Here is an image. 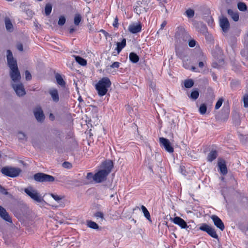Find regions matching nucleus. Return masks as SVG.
<instances>
[{"label": "nucleus", "mask_w": 248, "mask_h": 248, "mask_svg": "<svg viewBox=\"0 0 248 248\" xmlns=\"http://www.w3.org/2000/svg\"><path fill=\"white\" fill-rule=\"evenodd\" d=\"M120 63L119 62H114L111 65V68H118L119 67Z\"/></svg>", "instance_id": "nucleus-49"}, {"label": "nucleus", "mask_w": 248, "mask_h": 248, "mask_svg": "<svg viewBox=\"0 0 248 248\" xmlns=\"http://www.w3.org/2000/svg\"><path fill=\"white\" fill-rule=\"evenodd\" d=\"M202 57L203 60H204L205 58V57L203 54H202Z\"/></svg>", "instance_id": "nucleus-58"}, {"label": "nucleus", "mask_w": 248, "mask_h": 248, "mask_svg": "<svg viewBox=\"0 0 248 248\" xmlns=\"http://www.w3.org/2000/svg\"><path fill=\"white\" fill-rule=\"evenodd\" d=\"M217 152L216 150H212L208 155L207 157V161L212 162L217 158Z\"/></svg>", "instance_id": "nucleus-20"}, {"label": "nucleus", "mask_w": 248, "mask_h": 248, "mask_svg": "<svg viewBox=\"0 0 248 248\" xmlns=\"http://www.w3.org/2000/svg\"><path fill=\"white\" fill-rule=\"evenodd\" d=\"M35 181L39 182H52L55 180V178L51 175L42 172H38L33 176Z\"/></svg>", "instance_id": "nucleus-5"}, {"label": "nucleus", "mask_w": 248, "mask_h": 248, "mask_svg": "<svg viewBox=\"0 0 248 248\" xmlns=\"http://www.w3.org/2000/svg\"><path fill=\"white\" fill-rule=\"evenodd\" d=\"M65 23V18L63 16H61L59 18L58 24L60 26L63 25Z\"/></svg>", "instance_id": "nucleus-40"}, {"label": "nucleus", "mask_w": 248, "mask_h": 248, "mask_svg": "<svg viewBox=\"0 0 248 248\" xmlns=\"http://www.w3.org/2000/svg\"><path fill=\"white\" fill-rule=\"evenodd\" d=\"M141 25L140 23H133L128 26V31L132 33H137L141 30Z\"/></svg>", "instance_id": "nucleus-15"}, {"label": "nucleus", "mask_w": 248, "mask_h": 248, "mask_svg": "<svg viewBox=\"0 0 248 248\" xmlns=\"http://www.w3.org/2000/svg\"><path fill=\"white\" fill-rule=\"evenodd\" d=\"M113 167L111 160H108L102 163L101 170L94 174V181L100 183L105 181Z\"/></svg>", "instance_id": "nucleus-1"}, {"label": "nucleus", "mask_w": 248, "mask_h": 248, "mask_svg": "<svg viewBox=\"0 0 248 248\" xmlns=\"http://www.w3.org/2000/svg\"><path fill=\"white\" fill-rule=\"evenodd\" d=\"M76 61L77 62H78L79 64L82 66H85L87 64V61L85 59L81 58L80 56H76L75 57Z\"/></svg>", "instance_id": "nucleus-28"}, {"label": "nucleus", "mask_w": 248, "mask_h": 248, "mask_svg": "<svg viewBox=\"0 0 248 248\" xmlns=\"http://www.w3.org/2000/svg\"><path fill=\"white\" fill-rule=\"evenodd\" d=\"M199 230L206 232L208 234L214 238H218V235L216 233L215 228L206 223L201 224L199 227Z\"/></svg>", "instance_id": "nucleus-6"}, {"label": "nucleus", "mask_w": 248, "mask_h": 248, "mask_svg": "<svg viewBox=\"0 0 248 248\" xmlns=\"http://www.w3.org/2000/svg\"><path fill=\"white\" fill-rule=\"evenodd\" d=\"M52 6L50 3H47L45 6V14L46 16H48L50 14L52 11Z\"/></svg>", "instance_id": "nucleus-30"}, {"label": "nucleus", "mask_w": 248, "mask_h": 248, "mask_svg": "<svg viewBox=\"0 0 248 248\" xmlns=\"http://www.w3.org/2000/svg\"><path fill=\"white\" fill-rule=\"evenodd\" d=\"M150 86L151 88H152V89L154 91V90H155V84L154 83L151 82L150 85Z\"/></svg>", "instance_id": "nucleus-53"}, {"label": "nucleus", "mask_w": 248, "mask_h": 248, "mask_svg": "<svg viewBox=\"0 0 248 248\" xmlns=\"http://www.w3.org/2000/svg\"><path fill=\"white\" fill-rule=\"evenodd\" d=\"M166 24L167 22L165 21H163L162 24L161 25V29H163V28L166 25Z\"/></svg>", "instance_id": "nucleus-54"}, {"label": "nucleus", "mask_w": 248, "mask_h": 248, "mask_svg": "<svg viewBox=\"0 0 248 248\" xmlns=\"http://www.w3.org/2000/svg\"><path fill=\"white\" fill-rule=\"evenodd\" d=\"M25 78L27 80H30L31 78V75L29 71L26 70L25 71Z\"/></svg>", "instance_id": "nucleus-43"}, {"label": "nucleus", "mask_w": 248, "mask_h": 248, "mask_svg": "<svg viewBox=\"0 0 248 248\" xmlns=\"http://www.w3.org/2000/svg\"><path fill=\"white\" fill-rule=\"evenodd\" d=\"M244 106L245 108L248 107V94H246L243 97Z\"/></svg>", "instance_id": "nucleus-38"}, {"label": "nucleus", "mask_w": 248, "mask_h": 248, "mask_svg": "<svg viewBox=\"0 0 248 248\" xmlns=\"http://www.w3.org/2000/svg\"><path fill=\"white\" fill-rule=\"evenodd\" d=\"M141 209L143 212L144 217L150 222L152 221L150 214L147 208L143 205L141 206Z\"/></svg>", "instance_id": "nucleus-23"}, {"label": "nucleus", "mask_w": 248, "mask_h": 248, "mask_svg": "<svg viewBox=\"0 0 248 248\" xmlns=\"http://www.w3.org/2000/svg\"><path fill=\"white\" fill-rule=\"evenodd\" d=\"M12 87L16 94L19 96H22L26 94L24 85L21 83H12Z\"/></svg>", "instance_id": "nucleus-10"}, {"label": "nucleus", "mask_w": 248, "mask_h": 248, "mask_svg": "<svg viewBox=\"0 0 248 248\" xmlns=\"http://www.w3.org/2000/svg\"><path fill=\"white\" fill-rule=\"evenodd\" d=\"M1 171L5 176L15 177L19 175L21 170L17 168L5 167L2 168Z\"/></svg>", "instance_id": "nucleus-4"}, {"label": "nucleus", "mask_w": 248, "mask_h": 248, "mask_svg": "<svg viewBox=\"0 0 248 248\" xmlns=\"http://www.w3.org/2000/svg\"><path fill=\"white\" fill-rule=\"evenodd\" d=\"M187 41L188 42V46L190 47H193L195 46L196 42L195 40L190 38L189 39V40H187Z\"/></svg>", "instance_id": "nucleus-41"}, {"label": "nucleus", "mask_w": 248, "mask_h": 248, "mask_svg": "<svg viewBox=\"0 0 248 248\" xmlns=\"http://www.w3.org/2000/svg\"><path fill=\"white\" fill-rule=\"evenodd\" d=\"M218 166L222 174L225 175L227 173V169L225 161L224 160L219 159L218 162Z\"/></svg>", "instance_id": "nucleus-19"}, {"label": "nucleus", "mask_w": 248, "mask_h": 248, "mask_svg": "<svg viewBox=\"0 0 248 248\" xmlns=\"http://www.w3.org/2000/svg\"><path fill=\"white\" fill-rule=\"evenodd\" d=\"M87 225L88 227L95 230L99 228L98 225L95 222L92 220H88L87 221Z\"/></svg>", "instance_id": "nucleus-27"}, {"label": "nucleus", "mask_w": 248, "mask_h": 248, "mask_svg": "<svg viewBox=\"0 0 248 248\" xmlns=\"http://www.w3.org/2000/svg\"><path fill=\"white\" fill-rule=\"evenodd\" d=\"M10 76L14 82H18L21 78V76L18 67L10 69Z\"/></svg>", "instance_id": "nucleus-11"}, {"label": "nucleus", "mask_w": 248, "mask_h": 248, "mask_svg": "<svg viewBox=\"0 0 248 248\" xmlns=\"http://www.w3.org/2000/svg\"><path fill=\"white\" fill-rule=\"evenodd\" d=\"M219 25L224 32L227 31L230 28L229 22L228 19L224 16H222L219 18Z\"/></svg>", "instance_id": "nucleus-13"}, {"label": "nucleus", "mask_w": 248, "mask_h": 248, "mask_svg": "<svg viewBox=\"0 0 248 248\" xmlns=\"http://www.w3.org/2000/svg\"><path fill=\"white\" fill-rule=\"evenodd\" d=\"M195 69H196V68H195V67H194V66H192V67H191V69H192L193 71H194Z\"/></svg>", "instance_id": "nucleus-56"}, {"label": "nucleus", "mask_w": 248, "mask_h": 248, "mask_svg": "<svg viewBox=\"0 0 248 248\" xmlns=\"http://www.w3.org/2000/svg\"><path fill=\"white\" fill-rule=\"evenodd\" d=\"M175 36L178 39H182L185 42H186L187 40H189V39L191 38V37L188 32H186V30L182 27H179L178 28L175 34Z\"/></svg>", "instance_id": "nucleus-8"}, {"label": "nucleus", "mask_w": 248, "mask_h": 248, "mask_svg": "<svg viewBox=\"0 0 248 248\" xmlns=\"http://www.w3.org/2000/svg\"><path fill=\"white\" fill-rule=\"evenodd\" d=\"M135 12L137 14H140L141 13V10H140V9L139 7L138 6H136V8H135L134 9Z\"/></svg>", "instance_id": "nucleus-50"}, {"label": "nucleus", "mask_w": 248, "mask_h": 248, "mask_svg": "<svg viewBox=\"0 0 248 248\" xmlns=\"http://www.w3.org/2000/svg\"><path fill=\"white\" fill-rule=\"evenodd\" d=\"M50 196L57 202H59L64 197L60 196L57 194L51 193Z\"/></svg>", "instance_id": "nucleus-36"}, {"label": "nucleus", "mask_w": 248, "mask_h": 248, "mask_svg": "<svg viewBox=\"0 0 248 248\" xmlns=\"http://www.w3.org/2000/svg\"><path fill=\"white\" fill-rule=\"evenodd\" d=\"M126 45V39H123L121 42H118L117 43V48L116 50H117L118 53H119L122 49Z\"/></svg>", "instance_id": "nucleus-22"}, {"label": "nucleus", "mask_w": 248, "mask_h": 248, "mask_svg": "<svg viewBox=\"0 0 248 248\" xmlns=\"http://www.w3.org/2000/svg\"><path fill=\"white\" fill-rule=\"evenodd\" d=\"M111 84L110 80L107 77H104L99 80L95 85L98 95L101 96L105 95Z\"/></svg>", "instance_id": "nucleus-2"}, {"label": "nucleus", "mask_w": 248, "mask_h": 248, "mask_svg": "<svg viewBox=\"0 0 248 248\" xmlns=\"http://www.w3.org/2000/svg\"><path fill=\"white\" fill-rule=\"evenodd\" d=\"M5 24L6 30L9 31H13V26L10 19L6 18L5 20Z\"/></svg>", "instance_id": "nucleus-25"}, {"label": "nucleus", "mask_w": 248, "mask_h": 248, "mask_svg": "<svg viewBox=\"0 0 248 248\" xmlns=\"http://www.w3.org/2000/svg\"><path fill=\"white\" fill-rule=\"evenodd\" d=\"M237 7L241 11H245L247 10V6L246 4L242 2H238L237 4Z\"/></svg>", "instance_id": "nucleus-32"}, {"label": "nucleus", "mask_w": 248, "mask_h": 248, "mask_svg": "<svg viewBox=\"0 0 248 248\" xmlns=\"http://www.w3.org/2000/svg\"><path fill=\"white\" fill-rule=\"evenodd\" d=\"M227 13L234 21H237L239 20V15L237 12H233V10L229 9L228 10Z\"/></svg>", "instance_id": "nucleus-21"}, {"label": "nucleus", "mask_w": 248, "mask_h": 248, "mask_svg": "<svg viewBox=\"0 0 248 248\" xmlns=\"http://www.w3.org/2000/svg\"><path fill=\"white\" fill-rule=\"evenodd\" d=\"M211 218L212 219L214 225L218 228H219L221 231H223L225 227L223 222L216 215H212L211 217Z\"/></svg>", "instance_id": "nucleus-12"}, {"label": "nucleus", "mask_w": 248, "mask_h": 248, "mask_svg": "<svg viewBox=\"0 0 248 248\" xmlns=\"http://www.w3.org/2000/svg\"><path fill=\"white\" fill-rule=\"evenodd\" d=\"M55 77L57 80V82L59 85H61V86H65V83L63 80L60 74H57L56 75Z\"/></svg>", "instance_id": "nucleus-26"}, {"label": "nucleus", "mask_w": 248, "mask_h": 248, "mask_svg": "<svg viewBox=\"0 0 248 248\" xmlns=\"http://www.w3.org/2000/svg\"><path fill=\"white\" fill-rule=\"evenodd\" d=\"M34 114L35 118L38 122H42L44 120L45 116L41 108H36L34 111Z\"/></svg>", "instance_id": "nucleus-18"}, {"label": "nucleus", "mask_w": 248, "mask_h": 248, "mask_svg": "<svg viewBox=\"0 0 248 248\" xmlns=\"http://www.w3.org/2000/svg\"><path fill=\"white\" fill-rule=\"evenodd\" d=\"M118 25H119V24H118V18L117 17H116L114 19V21L113 23V26L115 27V28H118Z\"/></svg>", "instance_id": "nucleus-47"}, {"label": "nucleus", "mask_w": 248, "mask_h": 248, "mask_svg": "<svg viewBox=\"0 0 248 248\" xmlns=\"http://www.w3.org/2000/svg\"><path fill=\"white\" fill-rule=\"evenodd\" d=\"M0 192L4 195H7L9 194V193L7 191L4 187L0 185Z\"/></svg>", "instance_id": "nucleus-44"}, {"label": "nucleus", "mask_w": 248, "mask_h": 248, "mask_svg": "<svg viewBox=\"0 0 248 248\" xmlns=\"http://www.w3.org/2000/svg\"><path fill=\"white\" fill-rule=\"evenodd\" d=\"M170 219L174 223L179 225L182 229H186L188 227L186 222L180 217H176L173 218H171Z\"/></svg>", "instance_id": "nucleus-14"}, {"label": "nucleus", "mask_w": 248, "mask_h": 248, "mask_svg": "<svg viewBox=\"0 0 248 248\" xmlns=\"http://www.w3.org/2000/svg\"><path fill=\"white\" fill-rule=\"evenodd\" d=\"M7 61L10 69L18 67L16 60L13 57L12 52L10 50L7 51Z\"/></svg>", "instance_id": "nucleus-9"}, {"label": "nucleus", "mask_w": 248, "mask_h": 248, "mask_svg": "<svg viewBox=\"0 0 248 248\" xmlns=\"http://www.w3.org/2000/svg\"><path fill=\"white\" fill-rule=\"evenodd\" d=\"M223 102V99L222 98H219L215 105V109H218L221 106Z\"/></svg>", "instance_id": "nucleus-39"}, {"label": "nucleus", "mask_w": 248, "mask_h": 248, "mask_svg": "<svg viewBox=\"0 0 248 248\" xmlns=\"http://www.w3.org/2000/svg\"><path fill=\"white\" fill-rule=\"evenodd\" d=\"M100 31L102 32L106 37H107L108 36H109V33L103 30H101Z\"/></svg>", "instance_id": "nucleus-52"}, {"label": "nucleus", "mask_w": 248, "mask_h": 248, "mask_svg": "<svg viewBox=\"0 0 248 248\" xmlns=\"http://www.w3.org/2000/svg\"><path fill=\"white\" fill-rule=\"evenodd\" d=\"M129 60L131 62L136 63L139 61V57L136 53L131 52L129 54Z\"/></svg>", "instance_id": "nucleus-24"}, {"label": "nucleus", "mask_w": 248, "mask_h": 248, "mask_svg": "<svg viewBox=\"0 0 248 248\" xmlns=\"http://www.w3.org/2000/svg\"><path fill=\"white\" fill-rule=\"evenodd\" d=\"M24 191L35 202L41 203L44 202L43 197L41 196L36 189L33 188L32 186H28L24 188Z\"/></svg>", "instance_id": "nucleus-3"}, {"label": "nucleus", "mask_w": 248, "mask_h": 248, "mask_svg": "<svg viewBox=\"0 0 248 248\" xmlns=\"http://www.w3.org/2000/svg\"><path fill=\"white\" fill-rule=\"evenodd\" d=\"M86 178L89 180L93 179L94 181V175L92 172H89L87 173Z\"/></svg>", "instance_id": "nucleus-45"}, {"label": "nucleus", "mask_w": 248, "mask_h": 248, "mask_svg": "<svg viewBox=\"0 0 248 248\" xmlns=\"http://www.w3.org/2000/svg\"><path fill=\"white\" fill-rule=\"evenodd\" d=\"M78 99L79 101V102H81L82 100L81 97H79Z\"/></svg>", "instance_id": "nucleus-57"}, {"label": "nucleus", "mask_w": 248, "mask_h": 248, "mask_svg": "<svg viewBox=\"0 0 248 248\" xmlns=\"http://www.w3.org/2000/svg\"><path fill=\"white\" fill-rule=\"evenodd\" d=\"M199 112L202 114L203 115L206 113V110H207V107L206 105L205 104H202L199 109Z\"/></svg>", "instance_id": "nucleus-33"}, {"label": "nucleus", "mask_w": 248, "mask_h": 248, "mask_svg": "<svg viewBox=\"0 0 248 248\" xmlns=\"http://www.w3.org/2000/svg\"><path fill=\"white\" fill-rule=\"evenodd\" d=\"M17 137L20 140L27 141L28 139L26 135L24 133L21 131H19L17 133Z\"/></svg>", "instance_id": "nucleus-31"}, {"label": "nucleus", "mask_w": 248, "mask_h": 248, "mask_svg": "<svg viewBox=\"0 0 248 248\" xmlns=\"http://www.w3.org/2000/svg\"><path fill=\"white\" fill-rule=\"evenodd\" d=\"M48 93L51 96L53 101L55 103H57L59 101V96L58 90L56 89H50Z\"/></svg>", "instance_id": "nucleus-16"}, {"label": "nucleus", "mask_w": 248, "mask_h": 248, "mask_svg": "<svg viewBox=\"0 0 248 248\" xmlns=\"http://www.w3.org/2000/svg\"><path fill=\"white\" fill-rule=\"evenodd\" d=\"M199 96V92L197 90H195L191 92L190 97L193 100H196L198 98Z\"/></svg>", "instance_id": "nucleus-35"}, {"label": "nucleus", "mask_w": 248, "mask_h": 248, "mask_svg": "<svg viewBox=\"0 0 248 248\" xmlns=\"http://www.w3.org/2000/svg\"><path fill=\"white\" fill-rule=\"evenodd\" d=\"M62 166L65 168L70 169L72 167V165L68 162H64L62 164Z\"/></svg>", "instance_id": "nucleus-46"}, {"label": "nucleus", "mask_w": 248, "mask_h": 248, "mask_svg": "<svg viewBox=\"0 0 248 248\" xmlns=\"http://www.w3.org/2000/svg\"><path fill=\"white\" fill-rule=\"evenodd\" d=\"M159 142L161 147L164 148L167 152L172 153L174 152L173 147L168 139L163 137H160L159 138Z\"/></svg>", "instance_id": "nucleus-7"}, {"label": "nucleus", "mask_w": 248, "mask_h": 248, "mask_svg": "<svg viewBox=\"0 0 248 248\" xmlns=\"http://www.w3.org/2000/svg\"><path fill=\"white\" fill-rule=\"evenodd\" d=\"M204 66V62H199V66L200 67V68H202Z\"/></svg>", "instance_id": "nucleus-55"}, {"label": "nucleus", "mask_w": 248, "mask_h": 248, "mask_svg": "<svg viewBox=\"0 0 248 248\" xmlns=\"http://www.w3.org/2000/svg\"><path fill=\"white\" fill-rule=\"evenodd\" d=\"M16 48L18 50L20 51H22L23 50V45L21 43H18L16 45Z\"/></svg>", "instance_id": "nucleus-48"}, {"label": "nucleus", "mask_w": 248, "mask_h": 248, "mask_svg": "<svg viewBox=\"0 0 248 248\" xmlns=\"http://www.w3.org/2000/svg\"><path fill=\"white\" fill-rule=\"evenodd\" d=\"M194 85V82L192 79H188L185 80L184 81V86L186 88H190Z\"/></svg>", "instance_id": "nucleus-29"}, {"label": "nucleus", "mask_w": 248, "mask_h": 248, "mask_svg": "<svg viewBox=\"0 0 248 248\" xmlns=\"http://www.w3.org/2000/svg\"><path fill=\"white\" fill-rule=\"evenodd\" d=\"M194 11L191 9L187 10L186 12V15L188 18H192L194 16Z\"/></svg>", "instance_id": "nucleus-37"}, {"label": "nucleus", "mask_w": 248, "mask_h": 248, "mask_svg": "<svg viewBox=\"0 0 248 248\" xmlns=\"http://www.w3.org/2000/svg\"><path fill=\"white\" fill-rule=\"evenodd\" d=\"M0 217L5 221L10 223L12 222V219L9 214L6 210L1 206H0Z\"/></svg>", "instance_id": "nucleus-17"}, {"label": "nucleus", "mask_w": 248, "mask_h": 248, "mask_svg": "<svg viewBox=\"0 0 248 248\" xmlns=\"http://www.w3.org/2000/svg\"><path fill=\"white\" fill-rule=\"evenodd\" d=\"M95 217L97 218H100L102 220H103L104 218V215L103 213L101 212H96L95 215Z\"/></svg>", "instance_id": "nucleus-42"}, {"label": "nucleus", "mask_w": 248, "mask_h": 248, "mask_svg": "<svg viewBox=\"0 0 248 248\" xmlns=\"http://www.w3.org/2000/svg\"><path fill=\"white\" fill-rule=\"evenodd\" d=\"M77 30L76 28H75L73 26H71L69 29V33H73L74 31Z\"/></svg>", "instance_id": "nucleus-51"}, {"label": "nucleus", "mask_w": 248, "mask_h": 248, "mask_svg": "<svg viewBox=\"0 0 248 248\" xmlns=\"http://www.w3.org/2000/svg\"><path fill=\"white\" fill-rule=\"evenodd\" d=\"M81 20V16L79 14H77L74 17V24L78 26Z\"/></svg>", "instance_id": "nucleus-34"}]
</instances>
